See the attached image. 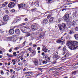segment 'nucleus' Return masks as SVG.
I'll use <instances>...</instances> for the list:
<instances>
[{
  "label": "nucleus",
  "mask_w": 78,
  "mask_h": 78,
  "mask_svg": "<svg viewBox=\"0 0 78 78\" xmlns=\"http://www.w3.org/2000/svg\"><path fill=\"white\" fill-rule=\"evenodd\" d=\"M66 45L69 46V48L70 50H75L78 47V42L76 41H67Z\"/></svg>",
  "instance_id": "1"
},
{
  "label": "nucleus",
  "mask_w": 78,
  "mask_h": 78,
  "mask_svg": "<svg viewBox=\"0 0 78 78\" xmlns=\"http://www.w3.org/2000/svg\"><path fill=\"white\" fill-rule=\"evenodd\" d=\"M58 25L59 28V30L60 31H64V30H66L67 28L66 24L65 23H63L62 24V25L59 24Z\"/></svg>",
  "instance_id": "2"
},
{
  "label": "nucleus",
  "mask_w": 78,
  "mask_h": 78,
  "mask_svg": "<svg viewBox=\"0 0 78 78\" xmlns=\"http://www.w3.org/2000/svg\"><path fill=\"white\" fill-rule=\"evenodd\" d=\"M20 30L23 33H26L27 31L28 32H29L30 31V29L29 27H20Z\"/></svg>",
  "instance_id": "3"
},
{
  "label": "nucleus",
  "mask_w": 78,
  "mask_h": 78,
  "mask_svg": "<svg viewBox=\"0 0 78 78\" xmlns=\"http://www.w3.org/2000/svg\"><path fill=\"white\" fill-rule=\"evenodd\" d=\"M69 17V14H65L64 16L63 17V20H67Z\"/></svg>",
  "instance_id": "4"
},
{
  "label": "nucleus",
  "mask_w": 78,
  "mask_h": 78,
  "mask_svg": "<svg viewBox=\"0 0 78 78\" xmlns=\"http://www.w3.org/2000/svg\"><path fill=\"white\" fill-rule=\"evenodd\" d=\"M25 4L23 3H22L18 5V6L19 9H20V8H22L23 9H25Z\"/></svg>",
  "instance_id": "5"
},
{
  "label": "nucleus",
  "mask_w": 78,
  "mask_h": 78,
  "mask_svg": "<svg viewBox=\"0 0 78 78\" xmlns=\"http://www.w3.org/2000/svg\"><path fill=\"white\" fill-rule=\"evenodd\" d=\"M9 19V17L8 15L5 16L3 17V20L5 22H7Z\"/></svg>",
  "instance_id": "6"
},
{
  "label": "nucleus",
  "mask_w": 78,
  "mask_h": 78,
  "mask_svg": "<svg viewBox=\"0 0 78 78\" xmlns=\"http://www.w3.org/2000/svg\"><path fill=\"white\" fill-rule=\"evenodd\" d=\"M65 41V40L64 39H61V40H58L56 41V42L58 44H60L61 43L62 45L64 44V41Z\"/></svg>",
  "instance_id": "7"
},
{
  "label": "nucleus",
  "mask_w": 78,
  "mask_h": 78,
  "mask_svg": "<svg viewBox=\"0 0 78 78\" xmlns=\"http://www.w3.org/2000/svg\"><path fill=\"white\" fill-rule=\"evenodd\" d=\"M8 7L9 8H12L14 7V4L13 3V2H10L8 5Z\"/></svg>",
  "instance_id": "8"
},
{
  "label": "nucleus",
  "mask_w": 78,
  "mask_h": 78,
  "mask_svg": "<svg viewBox=\"0 0 78 78\" xmlns=\"http://www.w3.org/2000/svg\"><path fill=\"white\" fill-rule=\"evenodd\" d=\"M31 30L32 31H34L35 30H37V27L35 25H31Z\"/></svg>",
  "instance_id": "9"
},
{
  "label": "nucleus",
  "mask_w": 78,
  "mask_h": 78,
  "mask_svg": "<svg viewBox=\"0 0 78 78\" xmlns=\"http://www.w3.org/2000/svg\"><path fill=\"white\" fill-rule=\"evenodd\" d=\"M47 47L46 46H43L42 50L44 51L45 53H47V50H48V49L46 48Z\"/></svg>",
  "instance_id": "10"
},
{
  "label": "nucleus",
  "mask_w": 78,
  "mask_h": 78,
  "mask_svg": "<svg viewBox=\"0 0 78 78\" xmlns=\"http://www.w3.org/2000/svg\"><path fill=\"white\" fill-rule=\"evenodd\" d=\"M34 5H35V6H39V0H37L36 2H35Z\"/></svg>",
  "instance_id": "11"
},
{
  "label": "nucleus",
  "mask_w": 78,
  "mask_h": 78,
  "mask_svg": "<svg viewBox=\"0 0 78 78\" xmlns=\"http://www.w3.org/2000/svg\"><path fill=\"white\" fill-rule=\"evenodd\" d=\"M9 33L11 34H13L14 33V30L13 29H10L9 31Z\"/></svg>",
  "instance_id": "12"
},
{
  "label": "nucleus",
  "mask_w": 78,
  "mask_h": 78,
  "mask_svg": "<svg viewBox=\"0 0 78 78\" xmlns=\"http://www.w3.org/2000/svg\"><path fill=\"white\" fill-rule=\"evenodd\" d=\"M45 34V33H41L39 35V36L40 38H42L44 37V36Z\"/></svg>",
  "instance_id": "13"
},
{
  "label": "nucleus",
  "mask_w": 78,
  "mask_h": 78,
  "mask_svg": "<svg viewBox=\"0 0 78 78\" xmlns=\"http://www.w3.org/2000/svg\"><path fill=\"white\" fill-rule=\"evenodd\" d=\"M74 32H75V30H74V29L73 28H71L70 31H69V34H73L74 33Z\"/></svg>",
  "instance_id": "14"
},
{
  "label": "nucleus",
  "mask_w": 78,
  "mask_h": 78,
  "mask_svg": "<svg viewBox=\"0 0 78 78\" xmlns=\"http://www.w3.org/2000/svg\"><path fill=\"white\" fill-rule=\"evenodd\" d=\"M67 50V49L66 47H64L63 48V50L62 53V55H64L65 53H66V51Z\"/></svg>",
  "instance_id": "15"
},
{
  "label": "nucleus",
  "mask_w": 78,
  "mask_h": 78,
  "mask_svg": "<svg viewBox=\"0 0 78 78\" xmlns=\"http://www.w3.org/2000/svg\"><path fill=\"white\" fill-rule=\"evenodd\" d=\"M13 39H14V38L12 37L7 38V40L9 41H12Z\"/></svg>",
  "instance_id": "16"
},
{
  "label": "nucleus",
  "mask_w": 78,
  "mask_h": 78,
  "mask_svg": "<svg viewBox=\"0 0 78 78\" xmlns=\"http://www.w3.org/2000/svg\"><path fill=\"white\" fill-rule=\"evenodd\" d=\"M35 66H38V60H35V61L33 62Z\"/></svg>",
  "instance_id": "17"
},
{
  "label": "nucleus",
  "mask_w": 78,
  "mask_h": 78,
  "mask_svg": "<svg viewBox=\"0 0 78 78\" xmlns=\"http://www.w3.org/2000/svg\"><path fill=\"white\" fill-rule=\"evenodd\" d=\"M31 53L32 54H33L34 56L36 54V52L34 49L32 50Z\"/></svg>",
  "instance_id": "18"
},
{
  "label": "nucleus",
  "mask_w": 78,
  "mask_h": 78,
  "mask_svg": "<svg viewBox=\"0 0 78 78\" xmlns=\"http://www.w3.org/2000/svg\"><path fill=\"white\" fill-rule=\"evenodd\" d=\"M71 23V25H72L73 27H74L75 25H76V22H75L74 20H73L72 23Z\"/></svg>",
  "instance_id": "19"
},
{
  "label": "nucleus",
  "mask_w": 78,
  "mask_h": 78,
  "mask_svg": "<svg viewBox=\"0 0 78 78\" xmlns=\"http://www.w3.org/2000/svg\"><path fill=\"white\" fill-rule=\"evenodd\" d=\"M15 33L18 34H20V30H19V29H16L15 30Z\"/></svg>",
  "instance_id": "20"
},
{
  "label": "nucleus",
  "mask_w": 78,
  "mask_h": 78,
  "mask_svg": "<svg viewBox=\"0 0 78 78\" xmlns=\"http://www.w3.org/2000/svg\"><path fill=\"white\" fill-rule=\"evenodd\" d=\"M8 4V3L5 2L4 3V4H2V8H4L5 6L6 5Z\"/></svg>",
  "instance_id": "21"
},
{
  "label": "nucleus",
  "mask_w": 78,
  "mask_h": 78,
  "mask_svg": "<svg viewBox=\"0 0 78 78\" xmlns=\"http://www.w3.org/2000/svg\"><path fill=\"white\" fill-rule=\"evenodd\" d=\"M75 39L76 40H78V34H75L74 35Z\"/></svg>",
  "instance_id": "22"
},
{
  "label": "nucleus",
  "mask_w": 78,
  "mask_h": 78,
  "mask_svg": "<svg viewBox=\"0 0 78 78\" xmlns=\"http://www.w3.org/2000/svg\"><path fill=\"white\" fill-rule=\"evenodd\" d=\"M43 22L44 23H47L48 20L46 19H44L43 20Z\"/></svg>",
  "instance_id": "23"
},
{
  "label": "nucleus",
  "mask_w": 78,
  "mask_h": 78,
  "mask_svg": "<svg viewBox=\"0 0 78 78\" xmlns=\"http://www.w3.org/2000/svg\"><path fill=\"white\" fill-rule=\"evenodd\" d=\"M53 19H54V18L53 17H51V18H50L49 20L50 22H51V23L53 22Z\"/></svg>",
  "instance_id": "24"
},
{
  "label": "nucleus",
  "mask_w": 78,
  "mask_h": 78,
  "mask_svg": "<svg viewBox=\"0 0 78 78\" xmlns=\"http://www.w3.org/2000/svg\"><path fill=\"white\" fill-rule=\"evenodd\" d=\"M69 56V53H67L65 55L64 57V58H67V57H68Z\"/></svg>",
  "instance_id": "25"
},
{
  "label": "nucleus",
  "mask_w": 78,
  "mask_h": 78,
  "mask_svg": "<svg viewBox=\"0 0 78 78\" xmlns=\"http://www.w3.org/2000/svg\"><path fill=\"white\" fill-rule=\"evenodd\" d=\"M54 57L55 58H57V59H55V61H56V60H57V59H58V55H54Z\"/></svg>",
  "instance_id": "26"
},
{
  "label": "nucleus",
  "mask_w": 78,
  "mask_h": 78,
  "mask_svg": "<svg viewBox=\"0 0 78 78\" xmlns=\"http://www.w3.org/2000/svg\"><path fill=\"white\" fill-rule=\"evenodd\" d=\"M31 11H37V9L35 8L32 9Z\"/></svg>",
  "instance_id": "27"
},
{
  "label": "nucleus",
  "mask_w": 78,
  "mask_h": 78,
  "mask_svg": "<svg viewBox=\"0 0 78 78\" xmlns=\"http://www.w3.org/2000/svg\"><path fill=\"white\" fill-rule=\"evenodd\" d=\"M31 36V34L29 33H27L26 35V37H28V36Z\"/></svg>",
  "instance_id": "28"
},
{
  "label": "nucleus",
  "mask_w": 78,
  "mask_h": 78,
  "mask_svg": "<svg viewBox=\"0 0 78 78\" xmlns=\"http://www.w3.org/2000/svg\"><path fill=\"white\" fill-rule=\"evenodd\" d=\"M77 73V71H74L73 72L72 74L73 75H75V74H76V73Z\"/></svg>",
  "instance_id": "29"
},
{
  "label": "nucleus",
  "mask_w": 78,
  "mask_h": 78,
  "mask_svg": "<svg viewBox=\"0 0 78 78\" xmlns=\"http://www.w3.org/2000/svg\"><path fill=\"white\" fill-rule=\"evenodd\" d=\"M50 70H55V67H53L52 68H50Z\"/></svg>",
  "instance_id": "30"
},
{
  "label": "nucleus",
  "mask_w": 78,
  "mask_h": 78,
  "mask_svg": "<svg viewBox=\"0 0 78 78\" xmlns=\"http://www.w3.org/2000/svg\"><path fill=\"white\" fill-rule=\"evenodd\" d=\"M13 54L14 56H17V54H16V52H13Z\"/></svg>",
  "instance_id": "31"
},
{
  "label": "nucleus",
  "mask_w": 78,
  "mask_h": 78,
  "mask_svg": "<svg viewBox=\"0 0 78 78\" xmlns=\"http://www.w3.org/2000/svg\"><path fill=\"white\" fill-rule=\"evenodd\" d=\"M13 4H14V5H16V4H17V2L16 1H14V2H13Z\"/></svg>",
  "instance_id": "32"
},
{
  "label": "nucleus",
  "mask_w": 78,
  "mask_h": 78,
  "mask_svg": "<svg viewBox=\"0 0 78 78\" xmlns=\"http://www.w3.org/2000/svg\"><path fill=\"white\" fill-rule=\"evenodd\" d=\"M47 61H43V64H47Z\"/></svg>",
  "instance_id": "33"
},
{
  "label": "nucleus",
  "mask_w": 78,
  "mask_h": 78,
  "mask_svg": "<svg viewBox=\"0 0 78 78\" xmlns=\"http://www.w3.org/2000/svg\"><path fill=\"white\" fill-rule=\"evenodd\" d=\"M1 75H4V72H3V71L1 70Z\"/></svg>",
  "instance_id": "34"
},
{
  "label": "nucleus",
  "mask_w": 78,
  "mask_h": 78,
  "mask_svg": "<svg viewBox=\"0 0 78 78\" xmlns=\"http://www.w3.org/2000/svg\"><path fill=\"white\" fill-rule=\"evenodd\" d=\"M27 74H30V75H33V73H32V72H27Z\"/></svg>",
  "instance_id": "35"
},
{
  "label": "nucleus",
  "mask_w": 78,
  "mask_h": 78,
  "mask_svg": "<svg viewBox=\"0 0 78 78\" xmlns=\"http://www.w3.org/2000/svg\"><path fill=\"white\" fill-rule=\"evenodd\" d=\"M18 49H19V48L18 47H16L14 49V50H17Z\"/></svg>",
  "instance_id": "36"
},
{
  "label": "nucleus",
  "mask_w": 78,
  "mask_h": 78,
  "mask_svg": "<svg viewBox=\"0 0 78 78\" xmlns=\"http://www.w3.org/2000/svg\"><path fill=\"white\" fill-rule=\"evenodd\" d=\"M32 50V49L31 47L29 48L28 49V50L29 51H31Z\"/></svg>",
  "instance_id": "37"
},
{
  "label": "nucleus",
  "mask_w": 78,
  "mask_h": 78,
  "mask_svg": "<svg viewBox=\"0 0 78 78\" xmlns=\"http://www.w3.org/2000/svg\"><path fill=\"white\" fill-rule=\"evenodd\" d=\"M26 42V41H25V42H24L23 43V44H22V45H24L23 46V47H24V46H25V43Z\"/></svg>",
  "instance_id": "38"
},
{
  "label": "nucleus",
  "mask_w": 78,
  "mask_h": 78,
  "mask_svg": "<svg viewBox=\"0 0 78 78\" xmlns=\"http://www.w3.org/2000/svg\"><path fill=\"white\" fill-rule=\"evenodd\" d=\"M6 23H5V22H3L2 23V24H1V25H6Z\"/></svg>",
  "instance_id": "39"
},
{
  "label": "nucleus",
  "mask_w": 78,
  "mask_h": 78,
  "mask_svg": "<svg viewBox=\"0 0 78 78\" xmlns=\"http://www.w3.org/2000/svg\"><path fill=\"white\" fill-rule=\"evenodd\" d=\"M75 30H76V31H78V27H76L75 28Z\"/></svg>",
  "instance_id": "40"
},
{
  "label": "nucleus",
  "mask_w": 78,
  "mask_h": 78,
  "mask_svg": "<svg viewBox=\"0 0 78 78\" xmlns=\"http://www.w3.org/2000/svg\"><path fill=\"white\" fill-rule=\"evenodd\" d=\"M50 17H51V16L50 15H49L47 17V19H50Z\"/></svg>",
  "instance_id": "41"
},
{
  "label": "nucleus",
  "mask_w": 78,
  "mask_h": 78,
  "mask_svg": "<svg viewBox=\"0 0 78 78\" xmlns=\"http://www.w3.org/2000/svg\"><path fill=\"white\" fill-rule=\"evenodd\" d=\"M12 56H13V55H8V57H12Z\"/></svg>",
  "instance_id": "42"
},
{
  "label": "nucleus",
  "mask_w": 78,
  "mask_h": 78,
  "mask_svg": "<svg viewBox=\"0 0 78 78\" xmlns=\"http://www.w3.org/2000/svg\"><path fill=\"white\" fill-rule=\"evenodd\" d=\"M5 12L7 14H8V13H9V11H8V10H6L5 11Z\"/></svg>",
  "instance_id": "43"
},
{
  "label": "nucleus",
  "mask_w": 78,
  "mask_h": 78,
  "mask_svg": "<svg viewBox=\"0 0 78 78\" xmlns=\"http://www.w3.org/2000/svg\"><path fill=\"white\" fill-rule=\"evenodd\" d=\"M33 47H37V45H36V44H34L33 45Z\"/></svg>",
  "instance_id": "44"
},
{
  "label": "nucleus",
  "mask_w": 78,
  "mask_h": 78,
  "mask_svg": "<svg viewBox=\"0 0 78 78\" xmlns=\"http://www.w3.org/2000/svg\"><path fill=\"white\" fill-rule=\"evenodd\" d=\"M78 65V62H76L75 63V64L74 65V66H76Z\"/></svg>",
  "instance_id": "45"
},
{
  "label": "nucleus",
  "mask_w": 78,
  "mask_h": 78,
  "mask_svg": "<svg viewBox=\"0 0 78 78\" xmlns=\"http://www.w3.org/2000/svg\"><path fill=\"white\" fill-rule=\"evenodd\" d=\"M61 18H59L58 19V21H59V22H61Z\"/></svg>",
  "instance_id": "46"
},
{
  "label": "nucleus",
  "mask_w": 78,
  "mask_h": 78,
  "mask_svg": "<svg viewBox=\"0 0 78 78\" xmlns=\"http://www.w3.org/2000/svg\"><path fill=\"white\" fill-rule=\"evenodd\" d=\"M27 70V68H25L23 69V71H25Z\"/></svg>",
  "instance_id": "47"
},
{
  "label": "nucleus",
  "mask_w": 78,
  "mask_h": 78,
  "mask_svg": "<svg viewBox=\"0 0 78 78\" xmlns=\"http://www.w3.org/2000/svg\"><path fill=\"white\" fill-rule=\"evenodd\" d=\"M41 49V48H40V47H38L37 48V50H40Z\"/></svg>",
  "instance_id": "48"
},
{
  "label": "nucleus",
  "mask_w": 78,
  "mask_h": 78,
  "mask_svg": "<svg viewBox=\"0 0 78 78\" xmlns=\"http://www.w3.org/2000/svg\"><path fill=\"white\" fill-rule=\"evenodd\" d=\"M12 62H16V60L15 59H13L12 60Z\"/></svg>",
  "instance_id": "49"
},
{
  "label": "nucleus",
  "mask_w": 78,
  "mask_h": 78,
  "mask_svg": "<svg viewBox=\"0 0 78 78\" xmlns=\"http://www.w3.org/2000/svg\"><path fill=\"white\" fill-rule=\"evenodd\" d=\"M41 55H42V56H44V55H45V54L44 52H43L42 53Z\"/></svg>",
  "instance_id": "50"
},
{
  "label": "nucleus",
  "mask_w": 78,
  "mask_h": 78,
  "mask_svg": "<svg viewBox=\"0 0 78 78\" xmlns=\"http://www.w3.org/2000/svg\"><path fill=\"white\" fill-rule=\"evenodd\" d=\"M24 21H28V19H27V18H25V19H24Z\"/></svg>",
  "instance_id": "51"
},
{
  "label": "nucleus",
  "mask_w": 78,
  "mask_h": 78,
  "mask_svg": "<svg viewBox=\"0 0 78 78\" xmlns=\"http://www.w3.org/2000/svg\"><path fill=\"white\" fill-rule=\"evenodd\" d=\"M75 20H76V22H78V18H77L75 19Z\"/></svg>",
  "instance_id": "52"
},
{
  "label": "nucleus",
  "mask_w": 78,
  "mask_h": 78,
  "mask_svg": "<svg viewBox=\"0 0 78 78\" xmlns=\"http://www.w3.org/2000/svg\"><path fill=\"white\" fill-rule=\"evenodd\" d=\"M3 52H2V51H0V54H2Z\"/></svg>",
  "instance_id": "53"
},
{
  "label": "nucleus",
  "mask_w": 78,
  "mask_h": 78,
  "mask_svg": "<svg viewBox=\"0 0 78 78\" xmlns=\"http://www.w3.org/2000/svg\"><path fill=\"white\" fill-rule=\"evenodd\" d=\"M19 58H20L21 59V58H22V56L21 55L19 57Z\"/></svg>",
  "instance_id": "54"
},
{
  "label": "nucleus",
  "mask_w": 78,
  "mask_h": 78,
  "mask_svg": "<svg viewBox=\"0 0 78 78\" xmlns=\"http://www.w3.org/2000/svg\"><path fill=\"white\" fill-rule=\"evenodd\" d=\"M48 60H49V61H50V58L48 57Z\"/></svg>",
  "instance_id": "55"
},
{
  "label": "nucleus",
  "mask_w": 78,
  "mask_h": 78,
  "mask_svg": "<svg viewBox=\"0 0 78 78\" xmlns=\"http://www.w3.org/2000/svg\"><path fill=\"white\" fill-rule=\"evenodd\" d=\"M10 71L11 72H12L13 71V70H12V69H10Z\"/></svg>",
  "instance_id": "56"
},
{
  "label": "nucleus",
  "mask_w": 78,
  "mask_h": 78,
  "mask_svg": "<svg viewBox=\"0 0 78 78\" xmlns=\"http://www.w3.org/2000/svg\"><path fill=\"white\" fill-rule=\"evenodd\" d=\"M9 52H11L12 51V49H11L9 50Z\"/></svg>",
  "instance_id": "57"
},
{
  "label": "nucleus",
  "mask_w": 78,
  "mask_h": 78,
  "mask_svg": "<svg viewBox=\"0 0 78 78\" xmlns=\"http://www.w3.org/2000/svg\"><path fill=\"white\" fill-rule=\"evenodd\" d=\"M29 56H30V55H29V54H27V57H28Z\"/></svg>",
  "instance_id": "58"
},
{
  "label": "nucleus",
  "mask_w": 78,
  "mask_h": 78,
  "mask_svg": "<svg viewBox=\"0 0 78 78\" xmlns=\"http://www.w3.org/2000/svg\"><path fill=\"white\" fill-rule=\"evenodd\" d=\"M10 64H11L10 62L8 63V66H10Z\"/></svg>",
  "instance_id": "59"
},
{
  "label": "nucleus",
  "mask_w": 78,
  "mask_h": 78,
  "mask_svg": "<svg viewBox=\"0 0 78 78\" xmlns=\"http://www.w3.org/2000/svg\"><path fill=\"white\" fill-rule=\"evenodd\" d=\"M12 12H14V11H15V10H14V9H12Z\"/></svg>",
  "instance_id": "60"
},
{
  "label": "nucleus",
  "mask_w": 78,
  "mask_h": 78,
  "mask_svg": "<svg viewBox=\"0 0 78 78\" xmlns=\"http://www.w3.org/2000/svg\"><path fill=\"white\" fill-rule=\"evenodd\" d=\"M61 48V46H60L58 48V49H60Z\"/></svg>",
  "instance_id": "61"
},
{
  "label": "nucleus",
  "mask_w": 78,
  "mask_h": 78,
  "mask_svg": "<svg viewBox=\"0 0 78 78\" xmlns=\"http://www.w3.org/2000/svg\"><path fill=\"white\" fill-rule=\"evenodd\" d=\"M13 73H14V74H15V72L14 71H13Z\"/></svg>",
  "instance_id": "62"
},
{
  "label": "nucleus",
  "mask_w": 78,
  "mask_h": 78,
  "mask_svg": "<svg viewBox=\"0 0 78 78\" xmlns=\"http://www.w3.org/2000/svg\"><path fill=\"white\" fill-rule=\"evenodd\" d=\"M54 64H56V61H54Z\"/></svg>",
  "instance_id": "63"
},
{
  "label": "nucleus",
  "mask_w": 78,
  "mask_h": 78,
  "mask_svg": "<svg viewBox=\"0 0 78 78\" xmlns=\"http://www.w3.org/2000/svg\"><path fill=\"white\" fill-rule=\"evenodd\" d=\"M63 78H68V77L67 76H65Z\"/></svg>",
  "instance_id": "64"
}]
</instances>
